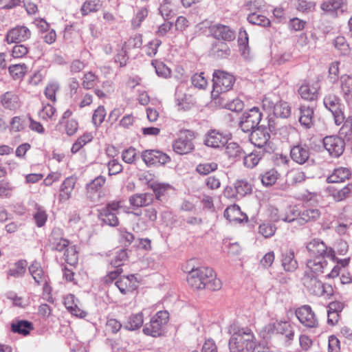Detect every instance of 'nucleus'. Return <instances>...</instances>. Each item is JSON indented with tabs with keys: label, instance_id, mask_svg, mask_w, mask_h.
<instances>
[{
	"label": "nucleus",
	"instance_id": "obj_16",
	"mask_svg": "<svg viewBox=\"0 0 352 352\" xmlns=\"http://www.w3.org/2000/svg\"><path fill=\"white\" fill-rule=\"evenodd\" d=\"M142 157L148 166L165 164L170 161V157L158 150H146L142 154Z\"/></svg>",
	"mask_w": 352,
	"mask_h": 352
},
{
	"label": "nucleus",
	"instance_id": "obj_63",
	"mask_svg": "<svg viewBox=\"0 0 352 352\" xmlns=\"http://www.w3.org/2000/svg\"><path fill=\"white\" fill-rule=\"evenodd\" d=\"M342 123L343 125L340 128L339 133L349 140L352 135V120L349 118L346 120L344 118Z\"/></svg>",
	"mask_w": 352,
	"mask_h": 352
},
{
	"label": "nucleus",
	"instance_id": "obj_2",
	"mask_svg": "<svg viewBox=\"0 0 352 352\" xmlns=\"http://www.w3.org/2000/svg\"><path fill=\"white\" fill-rule=\"evenodd\" d=\"M231 337L228 345L236 346L241 350L251 351L258 344L253 331L248 327L232 324L229 328Z\"/></svg>",
	"mask_w": 352,
	"mask_h": 352
},
{
	"label": "nucleus",
	"instance_id": "obj_59",
	"mask_svg": "<svg viewBox=\"0 0 352 352\" xmlns=\"http://www.w3.org/2000/svg\"><path fill=\"white\" fill-rule=\"evenodd\" d=\"M142 45V37L141 34H135V36L130 37L124 44V46L128 50L133 48H140Z\"/></svg>",
	"mask_w": 352,
	"mask_h": 352
},
{
	"label": "nucleus",
	"instance_id": "obj_12",
	"mask_svg": "<svg viewBox=\"0 0 352 352\" xmlns=\"http://www.w3.org/2000/svg\"><path fill=\"white\" fill-rule=\"evenodd\" d=\"M270 135L267 129L266 124H261L256 129L251 131L250 140L252 144L259 150H267Z\"/></svg>",
	"mask_w": 352,
	"mask_h": 352
},
{
	"label": "nucleus",
	"instance_id": "obj_9",
	"mask_svg": "<svg viewBox=\"0 0 352 352\" xmlns=\"http://www.w3.org/2000/svg\"><path fill=\"white\" fill-rule=\"evenodd\" d=\"M120 201L109 202L105 207L99 210L98 217L104 223L115 227L119 223L117 217L118 210L121 208Z\"/></svg>",
	"mask_w": 352,
	"mask_h": 352
},
{
	"label": "nucleus",
	"instance_id": "obj_24",
	"mask_svg": "<svg viewBox=\"0 0 352 352\" xmlns=\"http://www.w3.org/2000/svg\"><path fill=\"white\" fill-rule=\"evenodd\" d=\"M309 155V148L306 144L296 145L290 151L292 159L299 164H305L308 160Z\"/></svg>",
	"mask_w": 352,
	"mask_h": 352
},
{
	"label": "nucleus",
	"instance_id": "obj_40",
	"mask_svg": "<svg viewBox=\"0 0 352 352\" xmlns=\"http://www.w3.org/2000/svg\"><path fill=\"white\" fill-rule=\"evenodd\" d=\"M33 329L32 324L28 320H17L11 324V330L14 333H17L23 336H27Z\"/></svg>",
	"mask_w": 352,
	"mask_h": 352
},
{
	"label": "nucleus",
	"instance_id": "obj_37",
	"mask_svg": "<svg viewBox=\"0 0 352 352\" xmlns=\"http://www.w3.org/2000/svg\"><path fill=\"white\" fill-rule=\"evenodd\" d=\"M28 263L25 260H19L14 264V266L7 272L8 278L12 276L16 278L23 277L27 270Z\"/></svg>",
	"mask_w": 352,
	"mask_h": 352
},
{
	"label": "nucleus",
	"instance_id": "obj_17",
	"mask_svg": "<svg viewBox=\"0 0 352 352\" xmlns=\"http://www.w3.org/2000/svg\"><path fill=\"white\" fill-rule=\"evenodd\" d=\"M320 9L327 14L336 17L347 9L346 0H326L320 4Z\"/></svg>",
	"mask_w": 352,
	"mask_h": 352
},
{
	"label": "nucleus",
	"instance_id": "obj_1",
	"mask_svg": "<svg viewBox=\"0 0 352 352\" xmlns=\"http://www.w3.org/2000/svg\"><path fill=\"white\" fill-rule=\"evenodd\" d=\"M187 282L193 289H208L217 291L221 288L222 283L212 268L200 267L192 268L187 275Z\"/></svg>",
	"mask_w": 352,
	"mask_h": 352
},
{
	"label": "nucleus",
	"instance_id": "obj_21",
	"mask_svg": "<svg viewBox=\"0 0 352 352\" xmlns=\"http://www.w3.org/2000/svg\"><path fill=\"white\" fill-rule=\"evenodd\" d=\"M210 31L212 36L218 40L231 41L235 38V32L225 25H214L210 28Z\"/></svg>",
	"mask_w": 352,
	"mask_h": 352
},
{
	"label": "nucleus",
	"instance_id": "obj_48",
	"mask_svg": "<svg viewBox=\"0 0 352 352\" xmlns=\"http://www.w3.org/2000/svg\"><path fill=\"white\" fill-rule=\"evenodd\" d=\"M93 136L90 133H85L82 135L80 136L76 141L73 144L71 151L72 153H76L79 150L82 148L86 144L91 142Z\"/></svg>",
	"mask_w": 352,
	"mask_h": 352
},
{
	"label": "nucleus",
	"instance_id": "obj_45",
	"mask_svg": "<svg viewBox=\"0 0 352 352\" xmlns=\"http://www.w3.org/2000/svg\"><path fill=\"white\" fill-rule=\"evenodd\" d=\"M278 176V171L274 168H272L261 175V182L266 187L271 186L276 183Z\"/></svg>",
	"mask_w": 352,
	"mask_h": 352
},
{
	"label": "nucleus",
	"instance_id": "obj_53",
	"mask_svg": "<svg viewBox=\"0 0 352 352\" xmlns=\"http://www.w3.org/2000/svg\"><path fill=\"white\" fill-rule=\"evenodd\" d=\"M276 230V227L274 224L270 222H264L258 227V232L265 238L272 236Z\"/></svg>",
	"mask_w": 352,
	"mask_h": 352
},
{
	"label": "nucleus",
	"instance_id": "obj_22",
	"mask_svg": "<svg viewBox=\"0 0 352 352\" xmlns=\"http://www.w3.org/2000/svg\"><path fill=\"white\" fill-rule=\"evenodd\" d=\"M115 285L123 294L133 291L138 287L137 280L133 274L120 276L116 281Z\"/></svg>",
	"mask_w": 352,
	"mask_h": 352
},
{
	"label": "nucleus",
	"instance_id": "obj_5",
	"mask_svg": "<svg viewBox=\"0 0 352 352\" xmlns=\"http://www.w3.org/2000/svg\"><path fill=\"white\" fill-rule=\"evenodd\" d=\"M235 81L234 77L226 72L217 70L213 74L212 96L217 97L220 94L230 90Z\"/></svg>",
	"mask_w": 352,
	"mask_h": 352
},
{
	"label": "nucleus",
	"instance_id": "obj_30",
	"mask_svg": "<svg viewBox=\"0 0 352 352\" xmlns=\"http://www.w3.org/2000/svg\"><path fill=\"white\" fill-rule=\"evenodd\" d=\"M1 104L7 109L15 110L20 107L18 96L12 91H7L0 96Z\"/></svg>",
	"mask_w": 352,
	"mask_h": 352
},
{
	"label": "nucleus",
	"instance_id": "obj_57",
	"mask_svg": "<svg viewBox=\"0 0 352 352\" xmlns=\"http://www.w3.org/2000/svg\"><path fill=\"white\" fill-rule=\"evenodd\" d=\"M106 111L103 106H99L95 111L92 116V122L96 126H99L104 120Z\"/></svg>",
	"mask_w": 352,
	"mask_h": 352
},
{
	"label": "nucleus",
	"instance_id": "obj_6",
	"mask_svg": "<svg viewBox=\"0 0 352 352\" xmlns=\"http://www.w3.org/2000/svg\"><path fill=\"white\" fill-rule=\"evenodd\" d=\"M262 113L258 107H252L245 111L240 120L239 127L245 133L256 129L261 122Z\"/></svg>",
	"mask_w": 352,
	"mask_h": 352
},
{
	"label": "nucleus",
	"instance_id": "obj_33",
	"mask_svg": "<svg viewBox=\"0 0 352 352\" xmlns=\"http://www.w3.org/2000/svg\"><path fill=\"white\" fill-rule=\"evenodd\" d=\"M351 171L347 168L340 167L336 168L333 172L327 177V182L329 184H340L349 179Z\"/></svg>",
	"mask_w": 352,
	"mask_h": 352
},
{
	"label": "nucleus",
	"instance_id": "obj_49",
	"mask_svg": "<svg viewBox=\"0 0 352 352\" xmlns=\"http://www.w3.org/2000/svg\"><path fill=\"white\" fill-rule=\"evenodd\" d=\"M248 21L250 23L260 26L266 27L270 24V21L266 16L256 12L251 13L248 16Z\"/></svg>",
	"mask_w": 352,
	"mask_h": 352
},
{
	"label": "nucleus",
	"instance_id": "obj_58",
	"mask_svg": "<svg viewBox=\"0 0 352 352\" xmlns=\"http://www.w3.org/2000/svg\"><path fill=\"white\" fill-rule=\"evenodd\" d=\"M151 187L155 195L156 199L158 200H161L162 197L165 195L167 190L170 188L169 184L160 183H153L151 185Z\"/></svg>",
	"mask_w": 352,
	"mask_h": 352
},
{
	"label": "nucleus",
	"instance_id": "obj_18",
	"mask_svg": "<svg viewBox=\"0 0 352 352\" xmlns=\"http://www.w3.org/2000/svg\"><path fill=\"white\" fill-rule=\"evenodd\" d=\"M31 36V31L26 26H16L10 30L6 36L8 44L20 43L28 40Z\"/></svg>",
	"mask_w": 352,
	"mask_h": 352
},
{
	"label": "nucleus",
	"instance_id": "obj_61",
	"mask_svg": "<svg viewBox=\"0 0 352 352\" xmlns=\"http://www.w3.org/2000/svg\"><path fill=\"white\" fill-rule=\"evenodd\" d=\"M334 46L342 55H346L349 52V46L342 36H338L335 39Z\"/></svg>",
	"mask_w": 352,
	"mask_h": 352
},
{
	"label": "nucleus",
	"instance_id": "obj_20",
	"mask_svg": "<svg viewBox=\"0 0 352 352\" xmlns=\"http://www.w3.org/2000/svg\"><path fill=\"white\" fill-rule=\"evenodd\" d=\"M49 241L52 250L58 252L65 250L69 245V241L63 237V231L59 228H53Z\"/></svg>",
	"mask_w": 352,
	"mask_h": 352
},
{
	"label": "nucleus",
	"instance_id": "obj_25",
	"mask_svg": "<svg viewBox=\"0 0 352 352\" xmlns=\"http://www.w3.org/2000/svg\"><path fill=\"white\" fill-rule=\"evenodd\" d=\"M28 270L37 285H42L44 288L47 286V276L45 274L40 263L34 261L29 266Z\"/></svg>",
	"mask_w": 352,
	"mask_h": 352
},
{
	"label": "nucleus",
	"instance_id": "obj_50",
	"mask_svg": "<svg viewBox=\"0 0 352 352\" xmlns=\"http://www.w3.org/2000/svg\"><path fill=\"white\" fill-rule=\"evenodd\" d=\"M190 99V96L181 94L178 90L176 91L175 102L179 109L184 111L188 110L191 107V102L189 101Z\"/></svg>",
	"mask_w": 352,
	"mask_h": 352
},
{
	"label": "nucleus",
	"instance_id": "obj_43",
	"mask_svg": "<svg viewBox=\"0 0 352 352\" xmlns=\"http://www.w3.org/2000/svg\"><path fill=\"white\" fill-rule=\"evenodd\" d=\"M102 7L100 0H87L85 1L80 8L82 15L86 16L91 12H96L98 11Z\"/></svg>",
	"mask_w": 352,
	"mask_h": 352
},
{
	"label": "nucleus",
	"instance_id": "obj_54",
	"mask_svg": "<svg viewBox=\"0 0 352 352\" xmlns=\"http://www.w3.org/2000/svg\"><path fill=\"white\" fill-rule=\"evenodd\" d=\"M127 258L128 255L126 250H120L116 252L115 257L111 261V265L113 267L120 268Z\"/></svg>",
	"mask_w": 352,
	"mask_h": 352
},
{
	"label": "nucleus",
	"instance_id": "obj_34",
	"mask_svg": "<svg viewBox=\"0 0 352 352\" xmlns=\"http://www.w3.org/2000/svg\"><path fill=\"white\" fill-rule=\"evenodd\" d=\"M300 116L299 122L305 129H309L314 124V109L310 107L301 105L300 107Z\"/></svg>",
	"mask_w": 352,
	"mask_h": 352
},
{
	"label": "nucleus",
	"instance_id": "obj_64",
	"mask_svg": "<svg viewBox=\"0 0 352 352\" xmlns=\"http://www.w3.org/2000/svg\"><path fill=\"white\" fill-rule=\"evenodd\" d=\"M147 15L148 10L146 8H141L131 21L133 28L135 29L139 28L141 23L145 19Z\"/></svg>",
	"mask_w": 352,
	"mask_h": 352
},
{
	"label": "nucleus",
	"instance_id": "obj_55",
	"mask_svg": "<svg viewBox=\"0 0 352 352\" xmlns=\"http://www.w3.org/2000/svg\"><path fill=\"white\" fill-rule=\"evenodd\" d=\"M218 165L215 162H206L203 164H199L197 165L196 168V170L200 174L206 175L209 173L216 170L217 169Z\"/></svg>",
	"mask_w": 352,
	"mask_h": 352
},
{
	"label": "nucleus",
	"instance_id": "obj_39",
	"mask_svg": "<svg viewBox=\"0 0 352 352\" xmlns=\"http://www.w3.org/2000/svg\"><path fill=\"white\" fill-rule=\"evenodd\" d=\"M211 53L214 57L225 58L230 56V50L226 43L218 41L212 45Z\"/></svg>",
	"mask_w": 352,
	"mask_h": 352
},
{
	"label": "nucleus",
	"instance_id": "obj_32",
	"mask_svg": "<svg viewBox=\"0 0 352 352\" xmlns=\"http://www.w3.org/2000/svg\"><path fill=\"white\" fill-rule=\"evenodd\" d=\"M266 152H268V151H266L265 148H263V150L255 149L246 155H243V165L248 168H254L258 165Z\"/></svg>",
	"mask_w": 352,
	"mask_h": 352
},
{
	"label": "nucleus",
	"instance_id": "obj_27",
	"mask_svg": "<svg viewBox=\"0 0 352 352\" xmlns=\"http://www.w3.org/2000/svg\"><path fill=\"white\" fill-rule=\"evenodd\" d=\"M226 142L227 138L222 133L215 130H211L207 133L204 144L207 146L219 148L221 146H224Z\"/></svg>",
	"mask_w": 352,
	"mask_h": 352
},
{
	"label": "nucleus",
	"instance_id": "obj_4",
	"mask_svg": "<svg viewBox=\"0 0 352 352\" xmlns=\"http://www.w3.org/2000/svg\"><path fill=\"white\" fill-rule=\"evenodd\" d=\"M169 314L166 311H157L150 320V322L146 323L143 332L147 336L153 337L160 336L163 333V328L168 321Z\"/></svg>",
	"mask_w": 352,
	"mask_h": 352
},
{
	"label": "nucleus",
	"instance_id": "obj_51",
	"mask_svg": "<svg viewBox=\"0 0 352 352\" xmlns=\"http://www.w3.org/2000/svg\"><path fill=\"white\" fill-rule=\"evenodd\" d=\"M152 65L155 67L157 76L165 78L170 76L171 70L164 63L153 60Z\"/></svg>",
	"mask_w": 352,
	"mask_h": 352
},
{
	"label": "nucleus",
	"instance_id": "obj_56",
	"mask_svg": "<svg viewBox=\"0 0 352 352\" xmlns=\"http://www.w3.org/2000/svg\"><path fill=\"white\" fill-rule=\"evenodd\" d=\"M307 223L314 221L320 217V212L317 208H309L300 212Z\"/></svg>",
	"mask_w": 352,
	"mask_h": 352
},
{
	"label": "nucleus",
	"instance_id": "obj_35",
	"mask_svg": "<svg viewBox=\"0 0 352 352\" xmlns=\"http://www.w3.org/2000/svg\"><path fill=\"white\" fill-rule=\"evenodd\" d=\"M76 182V179L74 177H68L64 180L61 185L59 194L61 201H67L71 197Z\"/></svg>",
	"mask_w": 352,
	"mask_h": 352
},
{
	"label": "nucleus",
	"instance_id": "obj_29",
	"mask_svg": "<svg viewBox=\"0 0 352 352\" xmlns=\"http://www.w3.org/2000/svg\"><path fill=\"white\" fill-rule=\"evenodd\" d=\"M340 94L348 105L352 104V77L348 75L340 78Z\"/></svg>",
	"mask_w": 352,
	"mask_h": 352
},
{
	"label": "nucleus",
	"instance_id": "obj_19",
	"mask_svg": "<svg viewBox=\"0 0 352 352\" xmlns=\"http://www.w3.org/2000/svg\"><path fill=\"white\" fill-rule=\"evenodd\" d=\"M236 194H231L232 188H227L224 194L228 197H236V199L242 198L247 195L251 194L252 191V184L245 179H237L234 183Z\"/></svg>",
	"mask_w": 352,
	"mask_h": 352
},
{
	"label": "nucleus",
	"instance_id": "obj_11",
	"mask_svg": "<svg viewBox=\"0 0 352 352\" xmlns=\"http://www.w3.org/2000/svg\"><path fill=\"white\" fill-rule=\"evenodd\" d=\"M323 103L326 109L331 112L333 116L335 123L340 125L344 119V113L341 109L340 100L333 94L324 96Z\"/></svg>",
	"mask_w": 352,
	"mask_h": 352
},
{
	"label": "nucleus",
	"instance_id": "obj_36",
	"mask_svg": "<svg viewBox=\"0 0 352 352\" xmlns=\"http://www.w3.org/2000/svg\"><path fill=\"white\" fill-rule=\"evenodd\" d=\"M351 190L352 185L350 184H348L340 188H337L334 186H329L327 188V190L336 201H340L346 198L351 193Z\"/></svg>",
	"mask_w": 352,
	"mask_h": 352
},
{
	"label": "nucleus",
	"instance_id": "obj_46",
	"mask_svg": "<svg viewBox=\"0 0 352 352\" xmlns=\"http://www.w3.org/2000/svg\"><path fill=\"white\" fill-rule=\"evenodd\" d=\"M63 258L66 263L71 265L77 263L78 258V252L75 245H68L65 250Z\"/></svg>",
	"mask_w": 352,
	"mask_h": 352
},
{
	"label": "nucleus",
	"instance_id": "obj_3",
	"mask_svg": "<svg viewBox=\"0 0 352 352\" xmlns=\"http://www.w3.org/2000/svg\"><path fill=\"white\" fill-rule=\"evenodd\" d=\"M316 276H317L313 275L307 271H305L302 278L305 287L311 294L315 296H331L333 294V288L331 285L322 283L317 278Z\"/></svg>",
	"mask_w": 352,
	"mask_h": 352
},
{
	"label": "nucleus",
	"instance_id": "obj_28",
	"mask_svg": "<svg viewBox=\"0 0 352 352\" xmlns=\"http://www.w3.org/2000/svg\"><path fill=\"white\" fill-rule=\"evenodd\" d=\"M225 153L228 157L234 162L240 160L245 154L243 148L241 145L234 142H230L225 144Z\"/></svg>",
	"mask_w": 352,
	"mask_h": 352
},
{
	"label": "nucleus",
	"instance_id": "obj_8",
	"mask_svg": "<svg viewBox=\"0 0 352 352\" xmlns=\"http://www.w3.org/2000/svg\"><path fill=\"white\" fill-rule=\"evenodd\" d=\"M266 336L270 337L274 334L285 335L287 341H292L294 337V331L292 326L287 321H276L266 324L263 328Z\"/></svg>",
	"mask_w": 352,
	"mask_h": 352
},
{
	"label": "nucleus",
	"instance_id": "obj_38",
	"mask_svg": "<svg viewBox=\"0 0 352 352\" xmlns=\"http://www.w3.org/2000/svg\"><path fill=\"white\" fill-rule=\"evenodd\" d=\"M282 266L287 272H294L298 267V263L294 258V252L289 250L283 254Z\"/></svg>",
	"mask_w": 352,
	"mask_h": 352
},
{
	"label": "nucleus",
	"instance_id": "obj_7",
	"mask_svg": "<svg viewBox=\"0 0 352 352\" xmlns=\"http://www.w3.org/2000/svg\"><path fill=\"white\" fill-rule=\"evenodd\" d=\"M193 133L189 130L181 131L179 137L173 142L172 147L174 152L179 155H186L195 148L192 143Z\"/></svg>",
	"mask_w": 352,
	"mask_h": 352
},
{
	"label": "nucleus",
	"instance_id": "obj_41",
	"mask_svg": "<svg viewBox=\"0 0 352 352\" xmlns=\"http://www.w3.org/2000/svg\"><path fill=\"white\" fill-rule=\"evenodd\" d=\"M306 178L307 176L305 173L302 170L297 168L292 169L287 173L286 181L289 184L296 185L305 182Z\"/></svg>",
	"mask_w": 352,
	"mask_h": 352
},
{
	"label": "nucleus",
	"instance_id": "obj_10",
	"mask_svg": "<svg viewBox=\"0 0 352 352\" xmlns=\"http://www.w3.org/2000/svg\"><path fill=\"white\" fill-rule=\"evenodd\" d=\"M306 248L309 252V258L323 256L333 260L335 258L334 250L331 248H328L322 241L318 239L311 240L307 244Z\"/></svg>",
	"mask_w": 352,
	"mask_h": 352
},
{
	"label": "nucleus",
	"instance_id": "obj_60",
	"mask_svg": "<svg viewBox=\"0 0 352 352\" xmlns=\"http://www.w3.org/2000/svg\"><path fill=\"white\" fill-rule=\"evenodd\" d=\"M26 69L27 67L25 64H16L10 65L8 70L14 78H20L25 75Z\"/></svg>",
	"mask_w": 352,
	"mask_h": 352
},
{
	"label": "nucleus",
	"instance_id": "obj_44",
	"mask_svg": "<svg viewBox=\"0 0 352 352\" xmlns=\"http://www.w3.org/2000/svg\"><path fill=\"white\" fill-rule=\"evenodd\" d=\"M144 322V316L142 312L132 314L128 320L125 328L128 330H136L142 327Z\"/></svg>",
	"mask_w": 352,
	"mask_h": 352
},
{
	"label": "nucleus",
	"instance_id": "obj_47",
	"mask_svg": "<svg viewBox=\"0 0 352 352\" xmlns=\"http://www.w3.org/2000/svg\"><path fill=\"white\" fill-rule=\"evenodd\" d=\"M159 11L165 20H168L175 15L173 6L169 0L163 1L160 5Z\"/></svg>",
	"mask_w": 352,
	"mask_h": 352
},
{
	"label": "nucleus",
	"instance_id": "obj_14",
	"mask_svg": "<svg viewBox=\"0 0 352 352\" xmlns=\"http://www.w3.org/2000/svg\"><path fill=\"white\" fill-rule=\"evenodd\" d=\"M323 144L325 149L330 155L333 157L340 156L344 150L345 143L344 140L338 136H327L323 139Z\"/></svg>",
	"mask_w": 352,
	"mask_h": 352
},
{
	"label": "nucleus",
	"instance_id": "obj_52",
	"mask_svg": "<svg viewBox=\"0 0 352 352\" xmlns=\"http://www.w3.org/2000/svg\"><path fill=\"white\" fill-rule=\"evenodd\" d=\"M98 76L91 72L84 74L82 85L86 89L93 88L98 82Z\"/></svg>",
	"mask_w": 352,
	"mask_h": 352
},
{
	"label": "nucleus",
	"instance_id": "obj_15",
	"mask_svg": "<svg viewBox=\"0 0 352 352\" xmlns=\"http://www.w3.org/2000/svg\"><path fill=\"white\" fill-rule=\"evenodd\" d=\"M105 182L106 178L99 175L88 183L86 186L87 198L94 202L99 201L101 197L102 188Z\"/></svg>",
	"mask_w": 352,
	"mask_h": 352
},
{
	"label": "nucleus",
	"instance_id": "obj_62",
	"mask_svg": "<svg viewBox=\"0 0 352 352\" xmlns=\"http://www.w3.org/2000/svg\"><path fill=\"white\" fill-rule=\"evenodd\" d=\"M192 84L199 89H204L208 85V81L204 76V73L195 74L191 78Z\"/></svg>",
	"mask_w": 352,
	"mask_h": 352
},
{
	"label": "nucleus",
	"instance_id": "obj_26",
	"mask_svg": "<svg viewBox=\"0 0 352 352\" xmlns=\"http://www.w3.org/2000/svg\"><path fill=\"white\" fill-rule=\"evenodd\" d=\"M318 90L319 85L318 82H316L312 84L305 83L300 87L298 93L302 99L314 101L318 98Z\"/></svg>",
	"mask_w": 352,
	"mask_h": 352
},
{
	"label": "nucleus",
	"instance_id": "obj_31",
	"mask_svg": "<svg viewBox=\"0 0 352 352\" xmlns=\"http://www.w3.org/2000/svg\"><path fill=\"white\" fill-rule=\"evenodd\" d=\"M153 201L151 193H138L130 197L129 203L133 208H140L148 206Z\"/></svg>",
	"mask_w": 352,
	"mask_h": 352
},
{
	"label": "nucleus",
	"instance_id": "obj_23",
	"mask_svg": "<svg viewBox=\"0 0 352 352\" xmlns=\"http://www.w3.org/2000/svg\"><path fill=\"white\" fill-rule=\"evenodd\" d=\"M325 258L323 256L309 258L307 261V271L315 276L324 273L328 264Z\"/></svg>",
	"mask_w": 352,
	"mask_h": 352
},
{
	"label": "nucleus",
	"instance_id": "obj_42",
	"mask_svg": "<svg viewBox=\"0 0 352 352\" xmlns=\"http://www.w3.org/2000/svg\"><path fill=\"white\" fill-rule=\"evenodd\" d=\"M274 114L276 117L287 118L291 115V107L285 101H277L276 102Z\"/></svg>",
	"mask_w": 352,
	"mask_h": 352
},
{
	"label": "nucleus",
	"instance_id": "obj_13",
	"mask_svg": "<svg viewBox=\"0 0 352 352\" xmlns=\"http://www.w3.org/2000/svg\"><path fill=\"white\" fill-rule=\"evenodd\" d=\"M295 314L303 326L307 328H316L318 327V319L309 305H303L298 308L295 311Z\"/></svg>",
	"mask_w": 352,
	"mask_h": 352
}]
</instances>
